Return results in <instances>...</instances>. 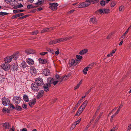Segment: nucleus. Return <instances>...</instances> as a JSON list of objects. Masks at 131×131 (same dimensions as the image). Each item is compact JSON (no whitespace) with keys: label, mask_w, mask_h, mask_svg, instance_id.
Wrapping results in <instances>:
<instances>
[{"label":"nucleus","mask_w":131,"mask_h":131,"mask_svg":"<svg viewBox=\"0 0 131 131\" xmlns=\"http://www.w3.org/2000/svg\"><path fill=\"white\" fill-rule=\"evenodd\" d=\"M39 60L41 63L43 64H45L47 62L46 60L45 59L40 58L39 59Z\"/></svg>","instance_id":"28"},{"label":"nucleus","mask_w":131,"mask_h":131,"mask_svg":"<svg viewBox=\"0 0 131 131\" xmlns=\"http://www.w3.org/2000/svg\"><path fill=\"white\" fill-rule=\"evenodd\" d=\"M26 62L29 65H32L34 63V61L33 60L29 58H27V59Z\"/></svg>","instance_id":"19"},{"label":"nucleus","mask_w":131,"mask_h":131,"mask_svg":"<svg viewBox=\"0 0 131 131\" xmlns=\"http://www.w3.org/2000/svg\"><path fill=\"white\" fill-rule=\"evenodd\" d=\"M5 79L4 76L0 74V81L1 82H3L4 81V80Z\"/></svg>","instance_id":"38"},{"label":"nucleus","mask_w":131,"mask_h":131,"mask_svg":"<svg viewBox=\"0 0 131 131\" xmlns=\"http://www.w3.org/2000/svg\"><path fill=\"white\" fill-rule=\"evenodd\" d=\"M39 32L38 30H36L35 31L32 32H31L32 35H37Z\"/></svg>","instance_id":"46"},{"label":"nucleus","mask_w":131,"mask_h":131,"mask_svg":"<svg viewBox=\"0 0 131 131\" xmlns=\"http://www.w3.org/2000/svg\"><path fill=\"white\" fill-rule=\"evenodd\" d=\"M10 129L12 131H16L14 126H12V128H10Z\"/></svg>","instance_id":"60"},{"label":"nucleus","mask_w":131,"mask_h":131,"mask_svg":"<svg viewBox=\"0 0 131 131\" xmlns=\"http://www.w3.org/2000/svg\"><path fill=\"white\" fill-rule=\"evenodd\" d=\"M124 8V6H121L119 8V10L120 11H122L123 10Z\"/></svg>","instance_id":"59"},{"label":"nucleus","mask_w":131,"mask_h":131,"mask_svg":"<svg viewBox=\"0 0 131 131\" xmlns=\"http://www.w3.org/2000/svg\"><path fill=\"white\" fill-rule=\"evenodd\" d=\"M131 129V123L129 125L128 127L127 130V131H130Z\"/></svg>","instance_id":"58"},{"label":"nucleus","mask_w":131,"mask_h":131,"mask_svg":"<svg viewBox=\"0 0 131 131\" xmlns=\"http://www.w3.org/2000/svg\"><path fill=\"white\" fill-rule=\"evenodd\" d=\"M35 83L39 86H41L44 84L43 79L40 77H38L36 79Z\"/></svg>","instance_id":"6"},{"label":"nucleus","mask_w":131,"mask_h":131,"mask_svg":"<svg viewBox=\"0 0 131 131\" xmlns=\"http://www.w3.org/2000/svg\"><path fill=\"white\" fill-rule=\"evenodd\" d=\"M49 7L52 10L55 11L57 9V6L58 5L57 3H49Z\"/></svg>","instance_id":"5"},{"label":"nucleus","mask_w":131,"mask_h":131,"mask_svg":"<svg viewBox=\"0 0 131 131\" xmlns=\"http://www.w3.org/2000/svg\"><path fill=\"white\" fill-rule=\"evenodd\" d=\"M42 73L45 76H48L50 75V70L48 69H45L43 70Z\"/></svg>","instance_id":"11"},{"label":"nucleus","mask_w":131,"mask_h":131,"mask_svg":"<svg viewBox=\"0 0 131 131\" xmlns=\"http://www.w3.org/2000/svg\"><path fill=\"white\" fill-rule=\"evenodd\" d=\"M36 99H34L31 102H29L28 104L30 106H32L34 105H35L36 103Z\"/></svg>","instance_id":"22"},{"label":"nucleus","mask_w":131,"mask_h":131,"mask_svg":"<svg viewBox=\"0 0 131 131\" xmlns=\"http://www.w3.org/2000/svg\"><path fill=\"white\" fill-rule=\"evenodd\" d=\"M19 52H17L15 54H13V55L11 56L12 59H13L15 60H16L18 58L19 56Z\"/></svg>","instance_id":"14"},{"label":"nucleus","mask_w":131,"mask_h":131,"mask_svg":"<svg viewBox=\"0 0 131 131\" xmlns=\"http://www.w3.org/2000/svg\"><path fill=\"white\" fill-rule=\"evenodd\" d=\"M82 82V80H81L79 83L77 84V85L74 87V90H76L78 89L79 87L80 86Z\"/></svg>","instance_id":"27"},{"label":"nucleus","mask_w":131,"mask_h":131,"mask_svg":"<svg viewBox=\"0 0 131 131\" xmlns=\"http://www.w3.org/2000/svg\"><path fill=\"white\" fill-rule=\"evenodd\" d=\"M77 58L79 60H81L82 58V57L79 55H77L76 56Z\"/></svg>","instance_id":"48"},{"label":"nucleus","mask_w":131,"mask_h":131,"mask_svg":"<svg viewBox=\"0 0 131 131\" xmlns=\"http://www.w3.org/2000/svg\"><path fill=\"white\" fill-rule=\"evenodd\" d=\"M100 4L102 6H104L105 5V2L104 0H102L100 2Z\"/></svg>","instance_id":"43"},{"label":"nucleus","mask_w":131,"mask_h":131,"mask_svg":"<svg viewBox=\"0 0 131 131\" xmlns=\"http://www.w3.org/2000/svg\"><path fill=\"white\" fill-rule=\"evenodd\" d=\"M25 10H23L20 9L13 10V12L15 14H16V13H19L20 12H23Z\"/></svg>","instance_id":"35"},{"label":"nucleus","mask_w":131,"mask_h":131,"mask_svg":"<svg viewBox=\"0 0 131 131\" xmlns=\"http://www.w3.org/2000/svg\"><path fill=\"white\" fill-rule=\"evenodd\" d=\"M78 61V60L76 59L75 62L74 60L73 59H71L69 62V65L70 66V67H71L75 64V65L77 64V62Z\"/></svg>","instance_id":"13"},{"label":"nucleus","mask_w":131,"mask_h":131,"mask_svg":"<svg viewBox=\"0 0 131 131\" xmlns=\"http://www.w3.org/2000/svg\"><path fill=\"white\" fill-rule=\"evenodd\" d=\"M46 49L47 51L52 54H54L55 52V51L51 49L47 48H46Z\"/></svg>","instance_id":"31"},{"label":"nucleus","mask_w":131,"mask_h":131,"mask_svg":"<svg viewBox=\"0 0 131 131\" xmlns=\"http://www.w3.org/2000/svg\"><path fill=\"white\" fill-rule=\"evenodd\" d=\"M4 1L7 3L12 2V0H4Z\"/></svg>","instance_id":"62"},{"label":"nucleus","mask_w":131,"mask_h":131,"mask_svg":"<svg viewBox=\"0 0 131 131\" xmlns=\"http://www.w3.org/2000/svg\"><path fill=\"white\" fill-rule=\"evenodd\" d=\"M21 100V99L20 96H14L13 98V101L15 104H17L19 103Z\"/></svg>","instance_id":"8"},{"label":"nucleus","mask_w":131,"mask_h":131,"mask_svg":"<svg viewBox=\"0 0 131 131\" xmlns=\"http://www.w3.org/2000/svg\"><path fill=\"white\" fill-rule=\"evenodd\" d=\"M83 101L82 99L81 98L80 100L78 101V103L80 105V104Z\"/></svg>","instance_id":"63"},{"label":"nucleus","mask_w":131,"mask_h":131,"mask_svg":"<svg viewBox=\"0 0 131 131\" xmlns=\"http://www.w3.org/2000/svg\"><path fill=\"white\" fill-rule=\"evenodd\" d=\"M23 99L25 101L27 102L29 101L28 96L26 94L23 96Z\"/></svg>","instance_id":"32"},{"label":"nucleus","mask_w":131,"mask_h":131,"mask_svg":"<svg viewBox=\"0 0 131 131\" xmlns=\"http://www.w3.org/2000/svg\"><path fill=\"white\" fill-rule=\"evenodd\" d=\"M55 77L58 80L60 78V76L58 75V74H57L55 75Z\"/></svg>","instance_id":"57"},{"label":"nucleus","mask_w":131,"mask_h":131,"mask_svg":"<svg viewBox=\"0 0 131 131\" xmlns=\"http://www.w3.org/2000/svg\"><path fill=\"white\" fill-rule=\"evenodd\" d=\"M93 64H90L89 65V66L85 68L83 70V72L84 74H86L87 73V71H88L89 68H91V66H92Z\"/></svg>","instance_id":"16"},{"label":"nucleus","mask_w":131,"mask_h":131,"mask_svg":"<svg viewBox=\"0 0 131 131\" xmlns=\"http://www.w3.org/2000/svg\"><path fill=\"white\" fill-rule=\"evenodd\" d=\"M49 28H44L43 30H41V33H44L46 32L49 31Z\"/></svg>","instance_id":"30"},{"label":"nucleus","mask_w":131,"mask_h":131,"mask_svg":"<svg viewBox=\"0 0 131 131\" xmlns=\"http://www.w3.org/2000/svg\"><path fill=\"white\" fill-rule=\"evenodd\" d=\"M13 69L14 70L17 71L18 70V68L17 67V66L15 64H14L13 66Z\"/></svg>","instance_id":"45"},{"label":"nucleus","mask_w":131,"mask_h":131,"mask_svg":"<svg viewBox=\"0 0 131 131\" xmlns=\"http://www.w3.org/2000/svg\"><path fill=\"white\" fill-rule=\"evenodd\" d=\"M57 42L56 40V39L55 40H52L49 43V44L50 45L52 44H54L57 43Z\"/></svg>","instance_id":"36"},{"label":"nucleus","mask_w":131,"mask_h":131,"mask_svg":"<svg viewBox=\"0 0 131 131\" xmlns=\"http://www.w3.org/2000/svg\"><path fill=\"white\" fill-rule=\"evenodd\" d=\"M116 49L113 50L110 52V55H111V56H112L113 55V54L115 53V51H116Z\"/></svg>","instance_id":"49"},{"label":"nucleus","mask_w":131,"mask_h":131,"mask_svg":"<svg viewBox=\"0 0 131 131\" xmlns=\"http://www.w3.org/2000/svg\"><path fill=\"white\" fill-rule=\"evenodd\" d=\"M43 88L44 91L46 92H48L49 90V88L51 86V84L49 83H46L43 84Z\"/></svg>","instance_id":"10"},{"label":"nucleus","mask_w":131,"mask_h":131,"mask_svg":"<svg viewBox=\"0 0 131 131\" xmlns=\"http://www.w3.org/2000/svg\"><path fill=\"white\" fill-rule=\"evenodd\" d=\"M123 105V104H122V103H121V104L119 106L118 109L117 110L116 112V114H118L119 113L120 109L122 107Z\"/></svg>","instance_id":"34"},{"label":"nucleus","mask_w":131,"mask_h":131,"mask_svg":"<svg viewBox=\"0 0 131 131\" xmlns=\"http://www.w3.org/2000/svg\"><path fill=\"white\" fill-rule=\"evenodd\" d=\"M27 66V64L24 61H23L21 63L20 65V67H21V69H23L24 70V69H25L26 68Z\"/></svg>","instance_id":"20"},{"label":"nucleus","mask_w":131,"mask_h":131,"mask_svg":"<svg viewBox=\"0 0 131 131\" xmlns=\"http://www.w3.org/2000/svg\"><path fill=\"white\" fill-rule=\"evenodd\" d=\"M30 72L33 75H35L36 73V70L34 67H32L30 68Z\"/></svg>","instance_id":"18"},{"label":"nucleus","mask_w":131,"mask_h":131,"mask_svg":"<svg viewBox=\"0 0 131 131\" xmlns=\"http://www.w3.org/2000/svg\"><path fill=\"white\" fill-rule=\"evenodd\" d=\"M59 82V81L58 80L54 81L52 84H53L54 85H55L58 83Z\"/></svg>","instance_id":"51"},{"label":"nucleus","mask_w":131,"mask_h":131,"mask_svg":"<svg viewBox=\"0 0 131 131\" xmlns=\"http://www.w3.org/2000/svg\"><path fill=\"white\" fill-rule=\"evenodd\" d=\"M115 4L114 2H112L111 3V6L113 7H114L115 5Z\"/></svg>","instance_id":"55"},{"label":"nucleus","mask_w":131,"mask_h":131,"mask_svg":"<svg viewBox=\"0 0 131 131\" xmlns=\"http://www.w3.org/2000/svg\"><path fill=\"white\" fill-rule=\"evenodd\" d=\"M80 105L78 103H77L75 105V107L73 110L72 111L74 112L75 110H76L78 108V106Z\"/></svg>","instance_id":"42"},{"label":"nucleus","mask_w":131,"mask_h":131,"mask_svg":"<svg viewBox=\"0 0 131 131\" xmlns=\"http://www.w3.org/2000/svg\"><path fill=\"white\" fill-rule=\"evenodd\" d=\"M15 110L17 111H21L22 110V108L20 106H17L15 107Z\"/></svg>","instance_id":"39"},{"label":"nucleus","mask_w":131,"mask_h":131,"mask_svg":"<svg viewBox=\"0 0 131 131\" xmlns=\"http://www.w3.org/2000/svg\"><path fill=\"white\" fill-rule=\"evenodd\" d=\"M44 2V1L43 0H42L41 1L38 0V2L35 4L37 6H39L41 5L42 4V3Z\"/></svg>","instance_id":"26"},{"label":"nucleus","mask_w":131,"mask_h":131,"mask_svg":"<svg viewBox=\"0 0 131 131\" xmlns=\"http://www.w3.org/2000/svg\"><path fill=\"white\" fill-rule=\"evenodd\" d=\"M77 125H76L75 123H73L70 129H73L74 128H75Z\"/></svg>","instance_id":"50"},{"label":"nucleus","mask_w":131,"mask_h":131,"mask_svg":"<svg viewBox=\"0 0 131 131\" xmlns=\"http://www.w3.org/2000/svg\"><path fill=\"white\" fill-rule=\"evenodd\" d=\"M25 52L29 54L35 53L36 52L35 51L31 49H29L25 50Z\"/></svg>","instance_id":"15"},{"label":"nucleus","mask_w":131,"mask_h":131,"mask_svg":"<svg viewBox=\"0 0 131 131\" xmlns=\"http://www.w3.org/2000/svg\"><path fill=\"white\" fill-rule=\"evenodd\" d=\"M2 68L5 71H7L10 69L9 64L7 63L4 62L2 66Z\"/></svg>","instance_id":"9"},{"label":"nucleus","mask_w":131,"mask_h":131,"mask_svg":"<svg viewBox=\"0 0 131 131\" xmlns=\"http://www.w3.org/2000/svg\"><path fill=\"white\" fill-rule=\"evenodd\" d=\"M2 111L4 113H8L10 112V111L8 109L4 107L2 110Z\"/></svg>","instance_id":"29"},{"label":"nucleus","mask_w":131,"mask_h":131,"mask_svg":"<svg viewBox=\"0 0 131 131\" xmlns=\"http://www.w3.org/2000/svg\"><path fill=\"white\" fill-rule=\"evenodd\" d=\"M18 17L17 14H16L13 15L11 18L12 19H15L16 18Z\"/></svg>","instance_id":"53"},{"label":"nucleus","mask_w":131,"mask_h":131,"mask_svg":"<svg viewBox=\"0 0 131 131\" xmlns=\"http://www.w3.org/2000/svg\"><path fill=\"white\" fill-rule=\"evenodd\" d=\"M31 87L32 90L34 92L38 91L40 89L39 86L35 82L31 84Z\"/></svg>","instance_id":"3"},{"label":"nucleus","mask_w":131,"mask_h":131,"mask_svg":"<svg viewBox=\"0 0 131 131\" xmlns=\"http://www.w3.org/2000/svg\"><path fill=\"white\" fill-rule=\"evenodd\" d=\"M87 103L88 101L87 100L85 101L81 105V107H83L84 108H85V107L87 105Z\"/></svg>","instance_id":"37"},{"label":"nucleus","mask_w":131,"mask_h":131,"mask_svg":"<svg viewBox=\"0 0 131 131\" xmlns=\"http://www.w3.org/2000/svg\"><path fill=\"white\" fill-rule=\"evenodd\" d=\"M59 80H60L59 81V82H60L62 81L63 80H64V78L63 77H62L60 78V79Z\"/></svg>","instance_id":"61"},{"label":"nucleus","mask_w":131,"mask_h":131,"mask_svg":"<svg viewBox=\"0 0 131 131\" xmlns=\"http://www.w3.org/2000/svg\"><path fill=\"white\" fill-rule=\"evenodd\" d=\"M37 6H33V5H28L27 6V8L29 9L31 8H34L35 7H37Z\"/></svg>","instance_id":"40"},{"label":"nucleus","mask_w":131,"mask_h":131,"mask_svg":"<svg viewBox=\"0 0 131 131\" xmlns=\"http://www.w3.org/2000/svg\"><path fill=\"white\" fill-rule=\"evenodd\" d=\"M2 104L5 106L9 105L10 104L9 100L8 98L4 97L2 99Z\"/></svg>","instance_id":"2"},{"label":"nucleus","mask_w":131,"mask_h":131,"mask_svg":"<svg viewBox=\"0 0 131 131\" xmlns=\"http://www.w3.org/2000/svg\"><path fill=\"white\" fill-rule=\"evenodd\" d=\"M54 80L52 78L50 77L49 78L47 79V82L48 83L50 84H52Z\"/></svg>","instance_id":"25"},{"label":"nucleus","mask_w":131,"mask_h":131,"mask_svg":"<svg viewBox=\"0 0 131 131\" xmlns=\"http://www.w3.org/2000/svg\"><path fill=\"white\" fill-rule=\"evenodd\" d=\"M71 37H66L59 38L56 40L57 43H58L68 40L71 39Z\"/></svg>","instance_id":"7"},{"label":"nucleus","mask_w":131,"mask_h":131,"mask_svg":"<svg viewBox=\"0 0 131 131\" xmlns=\"http://www.w3.org/2000/svg\"><path fill=\"white\" fill-rule=\"evenodd\" d=\"M48 53L47 52H41L40 53V54L41 55H44L45 54H47Z\"/></svg>","instance_id":"56"},{"label":"nucleus","mask_w":131,"mask_h":131,"mask_svg":"<svg viewBox=\"0 0 131 131\" xmlns=\"http://www.w3.org/2000/svg\"><path fill=\"white\" fill-rule=\"evenodd\" d=\"M110 10L109 9H100L96 11V13H99L100 14H108L109 13Z\"/></svg>","instance_id":"4"},{"label":"nucleus","mask_w":131,"mask_h":131,"mask_svg":"<svg viewBox=\"0 0 131 131\" xmlns=\"http://www.w3.org/2000/svg\"><path fill=\"white\" fill-rule=\"evenodd\" d=\"M90 21L92 23L94 24H97V20L95 17H92L90 18Z\"/></svg>","instance_id":"23"},{"label":"nucleus","mask_w":131,"mask_h":131,"mask_svg":"<svg viewBox=\"0 0 131 131\" xmlns=\"http://www.w3.org/2000/svg\"><path fill=\"white\" fill-rule=\"evenodd\" d=\"M23 7V5L21 3H20L18 5L15 7V8H19L22 7Z\"/></svg>","instance_id":"44"},{"label":"nucleus","mask_w":131,"mask_h":131,"mask_svg":"<svg viewBox=\"0 0 131 131\" xmlns=\"http://www.w3.org/2000/svg\"><path fill=\"white\" fill-rule=\"evenodd\" d=\"M88 51L87 49H85L81 50L79 52V54L81 55L83 54L86 53Z\"/></svg>","instance_id":"24"},{"label":"nucleus","mask_w":131,"mask_h":131,"mask_svg":"<svg viewBox=\"0 0 131 131\" xmlns=\"http://www.w3.org/2000/svg\"><path fill=\"white\" fill-rule=\"evenodd\" d=\"M44 91L43 90H40L37 96V99H39L41 98L44 94Z\"/></svg>","instance_id":"12"},{"label":"nucleus","mask_w":131,"mask_h":131,"mask_svg":"<svg viewBox=\"0 0 131 131\" xmlns=\"http://www.w3.org/2000/svg\"><path fill=\"white\" fill-rule=\"evenodd\" d=\"M12 59V58L11 56H8L5 58L4 61H5V62L8 63L11 61Z\"/></svg>","instance_id":"17"},{"label":"nucleus","mask_w":131,"mask_h":131,"mask_svg":"<svg viewBox=\"0 0 131 131\" xmlns=\"http://www.w3.org/2000/svg\"><path fill=\"white\" fill-rule=\"evenodd\" d=\"M3 126L6 129H8L10 127V126L9 125V123L7 122H6L5 123L3 124Z\"/></svg>","instance_id":"21"},{"label":"nucleus","mask_w":131,"mask_h":131,"mask_svg":"<svg viewBox=\"0 0 131 131\" xmlns=\"http://www.w3.org/2000/svg\"><path fill=\"white\" fill-rule=\"evenodd\" d=\"M81 121V119L80 118L78 121L75 122L74 123H75V124H76V125H77V124L79 123Z\"/></svg>","instance_id":"54"},{"label":"nucleus","mask_w":131,"mask_h":131,"mask_svg":"<svg viewBox=\"0 0 131 131\" xmlns=\"http://www.w3.org/2000/svg\"><path fill=\"white\" fill-rule=\"evenodd\" d=\"M9 13H7L6 12H0V15L4 16L8 14Z\"/></svg>","instance_id":"47"},{"label":"nucleus","mask_w":131,"mask_h":131,"mask_svg":"<svg viewBox=\"0 0 131 131\" xmlns=\"http://www.w3.org/2000/svg\"><path fill=\"white\" fill-rule=\"evenodd\" d=\"M81 113H80V111L78 110L75 114V116H79Z\"/></svg>","instance_id":"52"},{"label":"nucleus","mask_w":131,"mask_h":131,"mask_svg":"<svg viewBox=\"0 0 131 131\" xmlns=\"http://www.w3.org/2000/svg\"><path fill=\"white\" fill-rule=\"evenodd\" d=\"M85 108L83 107H81V106L79 108L78 110L80 111V113H81L83 110Z\"/></svg>","instance_id":"41"},{"label":"nucleus","mask_w":131,"mask_h":131,"mask_svg":"<svg viewBox=\"0 0 131 131\" xmlns=\"http://www.w3.org/2000/svg\"><path fill=\"white\" fill-rule=\"evenodd\" d=\"M112 35V34H110L108 35V36L107 37V39H110L111 38V36Z\"/></svg>","instance_id":"64"},{"label":"nucleus","mask_w":131,"mask_h":131,"mask_svg":"<svg viewBox=\"0 0 131 131\" xmlns=\"http://www.w3.org/2000/svg\"><path fill=\"white\" fill-rule=\"evenodd\" d=\"M91 4L90 0H86L85 2L81 3L78 7L79 8H84L88 7Z\"/></svg>","instance_id":"1"},{"label":"nucleus","mask_w":131,"mask_h":131,"mask_svg":"<svg viewBox=\"0 0 131 131\" xmlns=\"http://www.w3.org/2000/svg\"><path fill=\"white\" fill-rule=\"evenodd\" d=\"M103 114V113L102 112H101L99 115V116L97 117L96 119L95 122L96 123V122H97L98 120L102 116V114Z\"/></svg>","instance_id":"33"}]
</instances>
